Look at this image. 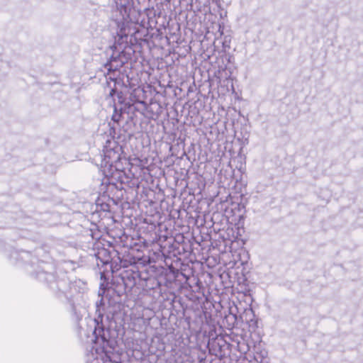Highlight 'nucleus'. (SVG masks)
<instances>
[{
  "mask_svg": "<svg viewBox=\"0 0 363 363\" xmlns=\"http://www.w3.org/2000/svg\"><path fill=\"white\" fill-rule=\"evenodd\" d=\"M114 93H115V90L114 89H111V92H110V95L113 96Z\"/></svg>",
  "mask_w": 363,
  "mask_h": 363,
  "instance_id": "3",
  "label": "nucleus"
},
{
  "mask_svg": "<svg viewBox=\"0 0 363 363\" xmlns=\"http://www.w3.org/2000/svg\"><path fill=\"white\" fill-rule=\"evenodd\" d=\"M108 343V341L104 337H96L92 347V351L94 350L97 354H104Z\"/></svg>",
  "mask_w": 363,
  "mask_h": 363,
  "instance_id": "1",
  "label": "nucleus"
},
{
  "mask_svg": "<svg viewBox=\"0 0 363 363\" xmlns=\"http://www.w3.org/2000/svg\"><path fill=\"white\" fill-rule=\"evenodd\" d=\"M119 160V155L112 150H108L105 152L104 164L105 166L108 165L112 167L113 162Z\"/></svg>",
  "mask_w": 363,
  "mask_h": 363,
  "instance_id": "2",
  "label": "nucleus"
},
{
  "mask_svg": "<svg viewBox=\"0 0 363 363\" xmlns=\"http://www.w3.org/2000/svg\"><path fill=\"white\" fill-rule=\"evenodd\" d=\"M104 174H105L106 177H108V176H109V174H107V173L106 172V171H105V170H104Z\"/></svg>",
  "mask_w": 363,
  "mask_h": 363,
  "instance_id": "4",
  "label": "nucleus"
}]
</instances>
